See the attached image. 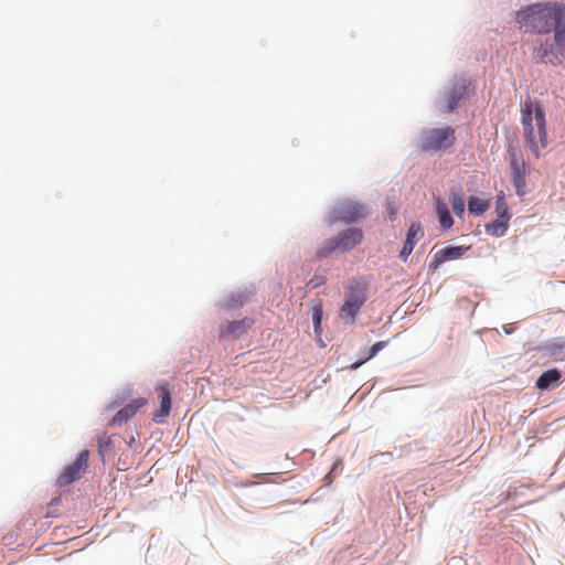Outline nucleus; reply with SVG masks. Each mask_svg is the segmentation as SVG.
I'll list each match as a JSON object with an SVG mask.
<instances>
[{
    "label": "nucleus",
    "instance_id": "f257e3e1",
    "mask_svg": "<svg viewBox=\"0 0 565 565\" xmlns=\"http://www.w3.org/2000/svg\"><path fill=\"white\" fill-rule=\"evenodd\" d=\"M516 21L527 32L550 33L565 22V7L557 2L535 3L519 11Z\"/></svg>",
    "mask_w": 565,
    "mask_h": 565
},
{
    "label": "nucleus",
    "instance_id": "f03ea898",
    "mask_svg": "<svg viewBox=\"0 0 565 565\" xmlns=\"http://www.w3.org/2000/svg\"><path fill=\"white\" fill-rule=\"evenodd\" d=\"M521 122L525 146L539 159L547 147L546 118L542 106L527 98L521 108Z\"/></svg>",
    "mask_w": 565,
    "mask_h": 565
},
{
    "label": "nucleus",
    "instance_id": "7ed1b4c3",
    "mask_svg": "<svg viewBox=\"0 0 565 565\" xmlns=\"http://www.w3.org/2000/svg\"><path fill=\"white\" fill-rule=\"evenodd\" d=\"M363 232L358 227H350L340 232L335 237L327 239L317 252L318 257H328L337 249L342 252L351 250L363 241Z\"/></svg>",
    "mask_w": 565,
    "mask_h": 565
},
{
    "label": "nucleus",
    "instance_id": "20e7f679",
    "mask_svg": "<svg viewBox=\"0 0 565 565\" xmlns=\"http://www.w3.org/2000/svg\"><path fill=\"white\" fill-rule=\"evenodd\" d=\"M535 57L545 64L558 65L565 58V22L554 30V41L534 49Z\"/></svg>",
    "mask_w": 565,
    "mask_h": 565
},
{
    "label": "nucleus",
    "instance_id": "39448f33",
    "mask_svg": "<svg viewBox=\"0 0 565 565\" xmlns=\"http://www.w3.org/2000/svg\"><path fill=\"white\" fill-rule=\"evenodd\" d=\"M455 129L451 127L433 128L425 130L419 137V148L423 151H439L455 143Z\"/></svg>",
    "mask_w": 565,
    "mask_h": 565
},
{
    "label": "nucleus",
    "instance_id": "423d86ee",
    "mask_svg": "<svg viewBox=\"0 0 565 565\" xmlns=\"http://www.w3.org/2000/svg\"><path fill=\"white\" fill-rule=\"evenodd\" d=\"M365 301V288L360 284L350 286L345 291V299L342 307L340 308V319L349 324L354 323L356 315Z\"/></svg>",
    "mask_w": 565,
    "mask_h": 565
},
{
    "label": "nucleus",
    "instance_id": "0eeeda50",
    "mask_svg": "<svg viewBox=\"0 0 565 565\" xmlns=\"http://www.w3.org/2000/svg\"><path fill=\"white\" fill-rule=\"evenodd\" d=\"M88 458H89V451L83 450L76 460L65 467L63 472L57 478V484L60 487H65L74 482L75 480H78L83 473L86 471L88 467Z\"/></svg>",
    "mask_w": 565,
    "mask_h": 565
},
{
    "label": "nucleus",
    "instance_id": "6e6552de",
    "mask_svg": "<svg viewBox=\"0 0 565 565\" xmlns=\"http://www.w3.org/2000/svg\"><path fill=\"white\" fill-rule=\"evenodd\" d=\"M334 218L344 223H353L366 216L367 212L363 205L353 201H345L334 207Z\"/></svg>",
    "mask_w": 565,
    "mask_h": 565
},
{
    "label": "nucleus",
    "instance_id": "1a4fd4ad",
    "mask_svg": "<svg viewBox=\"0 0 565 565\" xmlns=\"http://www.w3.org/2000/svg\"><path fill=\"white\" fill-rule=\"evenodd\" d=\"M253 323V319L249 318L225 321L220 327V339H238L247 332Z\"/></svg>",
    "mask_w": 565,
    "mask_h": 565
},
{
    "label": "nucleus",
    "instance_id": "9d476101",
    "mask_svg": "<svg viewBox=\"0 0 565 565\" xmlns=\"http://www.w3.org/2000/svg\"><path fill=\"white\" fill-rule=\"evenodd\" d=\"M469 247L465 246H449L437 250L434 255V259L430 263V268L437 269L441 264L449 260L459 259Z\"/></svg>",
    "mask_w": 565,
    "mask_h": 565
},
{
    "label": "nucleus",
    "instance_id": "9b49d317",
    "mask_svg": "<svg viewBox=\"0 0 565 565\" xmlns=\"http://www.w3.org/2000/svg\"><path fill=\"white\" fill-rule=\"evenodd\" d=\"M157 391L159 393L158 396L160 398V408L153 415V420L158 424H162V423H164L166 418L169 416L170 408H171V395H170L168 383H166V382L160 383L158 385Z\"/></svg>",
    "mask_w": 565,
    "mask_h": 565
},
{
    "label": "nucleus",
    "instance_id": "f8f14e48",
    "mask_svg": "<svg viewBox=\"0 0 565 565\" xmlns=\"http://www.w3.org/2000/svg\"><path fill=\"white\" fill-rule=\"evenodd\" d=\"M423 236V231L419 224H412L408 228L406 239L404 242L403 248L399 253V257L405 262L407 257L412 254L416 243Z\"/></svg>",
    "mask_w": 565,
    "mask_h": 565
},
{
    "label": "nucleus",
    "instance_id": "ddd939ff",
    "mask_svg": "<svg viewBox=\"0 0 565 565\" xmlns=\"http://www.w3.org/2000/svg\"><path fill=\"white\" fill-rule=\"evenodd\" d=\"M147 404V399L143 397H138L131 401L129 404L125 405L118 413L114 416L113 423L120 424L122 422L131 418L137 411Z\"/></svg>",
    "mask_w": 565,
    "mask_h": 565
},
{
    "label": "nucleus",
    "instance_id": "4468645a",
    "mask_svg": "<svg viewBox=\"0 0 565 565\" xmlns=\"http://www.w3.org/2000/svg\"><path fill=\"white\" fill-rule=\"evenodd\" d=\"M561 377L562 374L557 369L547 370L539 376L535 386L541 391L555 388L559 385Z\"/></svg>",
    "mask_w": 565,
    "mask_h": 565
},
{
    "label": "nucleus",
    "instance_id": "2eb2a0df",
    "mask_svg": "<svg viewBox=\"0 0 565 565\" xmlns=\"http://www.w3.org/2000/svg\"><path fill=\"white\" fill-rule=\"evenodd\" d=\"M542 351L544 355L555 360V361H564L565 360V338H555L548 343H546Z\"/></svg>",
    "mask_w": 565,
    "mask_h": 565
},
{
    "label": "nucleus",
    "instance_id": "dca6fc26",
    "mask_svg": "<svg viewBox=\"0 0 565 565\" xmlns=\"http://www.w3.org/2000/svg\"><path fill=\"white\" fill-rule=\"evenodd\" d=\"M435 207L440 226L449 230L454 225V220L449 213L447 204L439 198L435 199Z\"/></svg>",
    "mask_w": 565,
    "mask_h": 565
},
{
    "label": "nucleus",
    "instance_id": "f3484780",
    "mask_svg": "<svg viewBox=\"0 0 565 565\" xmlns=\"http://www.w3.org/2000/svg\"><path fill=\"white\" fill-rule=\"evenodd\" d=\"M511 181L519 196L526 193L525 168L511 170Z\"/></svg>",
    "mask_w": 565,
    "mask_h": 565
},
{
    "label": "nucleus",
    "instance_id": "a211bd4d",
    "mask_svg": "<svg viewBox=\"0 0 565 565\" xmlns=\"http://www.w3.org/2000/svg\"><path fill=\"white\" fill-rule=\"evenodd\" d=\"M465 93V86L451 88L446 98V110L452 111L457 107L459 100L463 97Z\"/></svg>",
    "mask_w": 565,
    "mask_h": 565
},
{
    "label": "nucleus",
    "instance_id": "6ab92c4d",
    "mask_svg": "<svg viewBox=\"0 0 565 565\" xmlns=\"http://www.w3.org/2000/svg\"><path fill=\"white\" fill-rule=\"evenodd\" d=\"M449 202L452 211L457 216H461L465 212V200L460 189L451 190Z\"/></svg>",
    "mask_w": 565,
    "mask_h": 565
},
{
    "label": "nucleus",
    "instance_id": "aec40b11",
    "mask_svg": "<svg viewBox=\"0 0 565 565\" xmlns=\"http://www.w3.org/2000/svg\"><path fill=\"white\" fill-rule=\"evenodd\" d=\"M508 222H509L508 218H503V217L498 218L494 222H492L491 224H488L486 226V231L488 234H490L492 236L501 237L508 231Z\"/></svg>",
    "mask_w": 565,
    "mask_h": 565
},
{
    "label": "nucleus",
    "instance_id": "412c9836",
    "mask_svg": "<svg viewBox=\"0 0 565 565\" xmlns=\"http://www.w3.org/2000/svg\"><path fill=\"white\" fill-rule=\"evenodd\" d=\"M388 344L387 341H379L376 342L375 344H373V347L369 350L367 354L360 361H356L354 363H352L350 365V369L351 370H356L359 369L362 364H364L366 361L371 360L372 358H374L377 352H380L381 350H383L384 348H386Z\"/></svg>",
    "mask_w": 565,
    "mask_h": 565
},
{
    "label": "nucleus",
    "instance_id": "4be33fe9",
    "mask_svg": "<svg viewBox=\"0 0 565 565\" xmlns=\"http://www.w3.org/2000/svg\"><path fill=\"white\" fill-rule=\"evenodd\" d=\"M489 209L488 201L477 198L470 196L468 200V210L471 214L481 215Z\"/></svg>",
    "mask_w": 565,
    "mask_h": 565
},
{
    "label": "nucleus",
    "instance_id": "5701e85b",
    "mask_svg": "<svg viewBox=\"0 0 565 565\" xmlns=\"http://www.w3.org/2000/svg\"><path fill=\"white\" fill-rule=\"evenodd\" d=\"M510 168L511 170H518L525 168V162L521 154H519L516 151L510 152Z\"/></svg>",
    "mask_w": 565,
    "mask_h": 565
},
{
    "label": "nucleus",
    "instance_id": "b1692460",
    "mask_svg": "<svg viewBox=\"0 0 565 565\" xmlns=\"http://www.w3.org/2000/svg\"><path fill=\"white\" fill-rule=\"evenodd\" d=\"M495 212L499 216V218L503 217V218H510V215H509V212H508V206L503 200V198H499L497 200V203H495Z\"/></svg>",
    "mask_w": 565,
    "mask_h": 565
},
{
    "label": "nucleus",
    "instance_id": "393cba45",
    "mask_svg": "<svg viewBox=\"0 0 565 565\" xmlns=\"http://www.w3.org/2000/svg\"><path fill=\"white\" fill-rule=\"evenodd\" d=\"M321 319H322V309H321V306H317L313 308V315H312V322H313L315 331L317 333L320 332Z\"/></svg>",
    "mask_w": 565,
    "mask_h": 565
}]
</instances>
